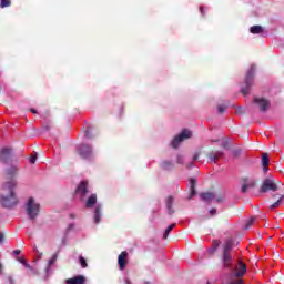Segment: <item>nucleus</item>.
<instances>
[{"label": "nucleus", "mask_w": 284, "mask_h": 284, "mask_svg": "<svg viewBox=\"0 0 284 284\" xmlns=\"http://www.w3.org/2000/svg\"><path fill=\"white\" fill-rule=\"evenodd\" d=\"M178 163L181 165L183 163V156L178 155Z\"/></svg>", "instance_id": "obj_43"}, {"label": "nucleus", "mask_w": 284, "mask_h": 284, "mask_svg": "<svg viewBox=\"0 0 284 284\" xmlns=\"http://www.w3.org/2000/svg\"><path fill=\"white\" fill-rule=\"evenodd\" d=\"M65 284H87V278L84 275H77L71 278H67Z\"/></svg>", "instance_id": "obj_13"}, {"label": "nucleus", "mask_w": 284, "mask_h": 284, "mask_svg": "<svg viewBox=\"0 0 284 284\" xmlns=\"http://www.w3.org/2000/svg\"><path fill=\"white\" fill-rule=\"evenodd\" d=\"M254 223H256V216H253V217H251L250 220H247L246 225H245V229H246V230H250V227H251L252 225H254Z\"/></svg>", "instance_id": "obj_27"}, {"label": "nucleus", "mask_w": 284, "mask_h": 284, "mask_svg": "<svg viewBox=\"0 0 284 284\" xmlns=\"http://www.w3.org/2000/svg\"><path fill=\"white\" fill-rule=\"evenodd\" d=\"M3 272V265L0 263V274Z\"/></svg>", "instance_id": "obj_50"}, {"label": "nucleus", "mask_w": 284, "mask_h": 284, "mask_svg": "<svg viewBox=\"0 0 284 284\" xmlns=\"http://www.w3.org/2000/svg\"><path fill=\"white\" fill-rule=\"evenodd\" d=\"M10 284H14V280L12 277H8Z\"/></svg>", "instance_id": "obj_47"}, {"label": "nucleus", "mask_w": 284, "mask_h": 284, "mask_svg": "<svg viewBox=\"0 0 284 284\" xmlns=\"http://www.w3.org/2000/svg\"><path fill=\"white\" fill-rule=\"evenodd\" d=\"M174 227H176V224H171L168 226V229L165 230L164 234H163V239L166 240L168 236H170V232H172L174 230Z\"/></svg>", "instance_id": "obj_25"}, {"label": "nucleus", "mask_w": 284, "mask_h": 284, "mask_svg": "<svg viewBox=\"0 0 284 284\" xmlns=\"http://www.w3.org/2000/svg\"><path fill=\"white\" fill-rule=\"evenodd\" d=\"M225 110H227V105L226 104H219L217 105V113L219 114H224Z\"/></svg>", "instance_id": "obj_30"}, {"label": "nucleus", "mask_w": 284, "mask_h": 284, "mask_svg": "<svg viewBox=\"0 0 284 284\" xmlns=\"http://www.w3.org/2000/svg\"><path fill=\"white\" fill-rule=\"evenodd\" d=\"M41 256H43V253H40L39 258H41Z\"/></svg>", "instance_id": "obj_54"}, {"label": "nucleus", "mask_w": 284, "mask_h": 284, "mask_svg": "<svg viewBox=\"0 0 284 284\" xmlns=\"http://www.w3.org/2000/svg\"><path fill=\"white\" fill-rule=\"evenodd\" d=\"M17 187V181L11 180L2 185V192L0 194V204L2 207H14L19 204V199L14 189Z\"/></svg>", "instance_id": "obj_1"}, {"label": "nucleus", "mask_w": 284, "mask_h": 284, "mask_svg": "<svg viewBox=\"0 0 284 284\" xmlns=\"http://www.w3.org/2000/svg\"><path fill=\"white\" fill-rule=\"evenodd\" d=\"M12 2L10 0H1L0 7L1 8H10Z\"/></svg>", "instance_id": "obj_32"}, {"label": "nucleus", "mask_w": 284, "mask_h": 284, "mask_svg": "<svg viewBox=\"0 0 284 284\" xmlns=\"http://www.w3.org/2000/svg\"><path fill=\"white\" fill-rule=\"evenodd\" d=\"M232 247H234V240H226L223 247V254H230V252H232Z\"/></svg>", "instance_id": "obj_18"}, {"label": "nucleus", "mask_w": 284, "mask_h": 284, "mask_svg": "<svg viewBox=\"0 0 284 284\" xmlns=\"http://www.w3.org/2000/svg\"><path fill=\"white\" fill-rule=\"evenodd\" d=\"M19 172V166H10L7 169L6 174L9 176V179H12L13 176H17Z\"/></svg>", "instance_id": "obj_20"}, {"label": "nucleus", "mask_w": 284, "mask_h": 284, "mask_svg": "<svg viewBox=\"0 0 284 284\" xmlns=\"http://www.w3.org/2000/svg\"><path fill=\"white\" fill-rule=\"evenodd\" d=\"M75 194L82 200L85 199V194H88V182H81L75 190Z\"/></svg>", "instance_id": "obj_12"}, {"label": "nucleus", "mask_w": 284, "mask_h": 284, "mask_svg": "<svg viewBox=\"0 0 284 284\" xmlns=\"http://www.w3.org/2000/svg\"><path fill=\"white\" fill-rule=\"evenodd\" d=\"M262 165H263L264 172H267V170H270V154L267 153L262 154Z\"/></svg>", "instance_id": "obj_17"}, {"label": "nucleus", "mask_w": 284, "mask_h": 284, "mask_svg": "<svg viewBox=\"0 0 284 284\" xmlns=\"http://www.w3.org/2000/svg\"><path fill=\"white\" fill-rule=\"evenodd\" d=\"M200 12H201L202 17H205V8L200 7Z\"/></svg>", "instance_id": "obj_42"}, {"label": "nucleus", "mask_w": 284, "mask_h": 284, "mask_svg": "<svg viewBox=\"0 0 284 284\" xmlns=\"http://www.w3.org/2000/svg\"><path fill=\"white\" fill-rule=\"evenodd\" d=\"M23 266L29 271V270H32V266L27 262L23 264Z\"/></svg>", "instance_id": "obj_44"}, {"label": "nucleus", "mask_w": 284, "mask_h": 284, "mask_svg": "<svg viewBox=\"0 0 284 284\" xmlns=\"http://www.w3.org/2000/svg\"><path fill=\"white\" fill-rule=\"evenodd\" d=\"M196 183H197V180L196 178H191L190 179V195H189V200H192L194 199V196H196Z\"/></svg>", "instance_id": "obj_15"}, {"label": "nucleus", "mask_w": 284, "mask_h": 284, "mask_svg": "<svg viewBox=\"0 0 284 284\" xmlns=\"http://www.w3.org/2000/svg\"><path fill=\"white\" fill-rule=\"evenodd\" d=\"M210 214H211L212 216L216 215V209H211V210H210Z\"/></svg>", "instance_id": "obj_45"}, {"label": "nucleus", "mask_w": 284, "mask_h": 284, "mask_svg": "<svg viewBox=\"0 0 284 284\" xmlns=\"http://www.w3.org/2000/svg\"><path fill=\"white\" fill-rule=\"evenodd\" d=\"M256 72V67L251 65L250 70L246 73V79H245V87L241 89V92L244 97H247L250 94V89L252 85H254V74Z\"/></svg>", "instance_id": "obj_2"}, {"label": "nucleus", "mask_w": 284, "mask_h": 284, "mask_svg": "<svg viewBox=\"0 0 284 284\" xmlns=\"http://www.w3.org/2000/svg\"><path fill=\"white\" fill-rule=\"evenodd\" d=\"M93 219L95 224L101 223V205L95 206Z\"/></svg>", "instance_id": "obj_23"}, {"label": "nucleus", "mask_w": 284, "mask_h": 284, "mask_svg": "<svg viewBox=\"0 0 284 284\" xmlns=\"http://www.w3.org/2000/svg\"><path fill=\"white\" fill-rule=\"evenodd\" d=\"M43 129H44V130H50V125L44 124V125H43Z\"/></svg>", "instance_id": "obj_49"}, {"label": "nucleus", "mask_w": 284, "mask_h": 284, "mask_svg": "<svg viewBox=\"0 0 284 284\" xmlns=\"http://www.w3.org/2000/svg\"><path fill=\"white\" fill-rule=\"evenodd\" d=\"M19 254H21V250H14V251H13V255H14V256H19Z\"/></svg>", "instance_id": "obj_46"}, {"label": "nucleus", "mask_w": 284, "mask_h": 284, "mask_svg": "<svg viewBox=\"0 0 284 284\" xmlns=\"http://www.w3.org/2000/svg\"><path fill=\"white\" fill-rule=\"evenodd\" d=\"M79 155L81 159H90L92 156V146L88 144H82L79 148Z\"/></svg>", "instance_id": "obj_10"}, {"label": "nucleus", "mask_w": 284, "mask_h": 284, "mask_svg": "<svg viewBox=\"0 0 284 284\" xmlns=\"http://www.w3.org/2000/svg\"><path fill=\"white\" fill-rule=\"evenodd\" d=\"M30 163H31V165H34V163H37V155H32L30 158Z\"/></svg>", "instance_id": "obj_36"}, {"label": "nucleus", "mask_w": 284, "mask_h": 284, "mask_svg": "<svg viewBox=\"0 0 284 284\" xmlns=\"http://www.w3.org/2000/svg\"><path fill=\"white\" fill-rule=\"evenodd\" d=\"M28 274L30 276H39V271H37L34 267H32V270L28 271Z\"/></svg>", "instance_id": "obj_33"}, {"label": "nucleus", "mask_w": 284, "mask_h": 284, "mask_svg": "<svg viewBox=\"0 0 284 284\" xmlns=\"http://www.w3.org/2000/svg\"><path fill=\"white\" fill-rule=\"evenodd\" d=\"M85 139H90V134L85 132Z\"/></svg>", "instance_id": "obj_52"}, {"label": "nucleus", "mask_w": 284, "mask_h": 284, "mask_svg": "<svg viewBox=\"0 0 284 284\" xmlns=\"http://www.w3.org/2000/svg\"><path fill=\"white\" fill-rule=\"evenodd\" d=\"M40 205L39 203L34 202V197H29L27 204H26V210L29 219L34 220L39 216V211H40Z\"/></svg>", "instance_id": "obj_3"}, {"label": "nucleus", "mask_w": 284, "mask_h": 284, "mask_svg": "<svg viewBox=\"0 0 284 284\" xmlns=\"http://www.w3.org/2000/svg\"><path fill=\"white\" fill-rule=\"evenodd\" d=\"M222 264L226 270H232L234 267V258L232 253H222Z\"/></svg>", "instance_id": "obj_9"}, {"label": "nucleus", "mask_w": 284, "mask_h": 284, "mask_svg": "<svg viewBox=\"0 0 284 284\" xmlns=\"http://www.w3.org/2000/svg\"><path fill=\"white\" fill-rule=\"evenodd\" d=\"M250 33L251 34H261V33H263V27L253 26V27L250 28Z\"/></svg>", "instance_id": "obj_24"}, {"label": "nucleus", "mask_w": 284, "mask_h": 284, "mask_svg": "<svg viewBox=\"0 0 284 284\" xmlns=\"http://www.w3.org/2000/svg\"><path fill=\"white\" fill-rule=\"evenodd\" d=\"M276 191H278V184H276V179H274V176L265 179L260 187V192H262V194Z\"/></svg>", "instance_id": "obj_4"}, {"label": "nucleus", "mask_w": 284, "mask_h": 284, "mask_svg": "<svg viewBox=\"0 0 284 284\" xmlns=\"http://www.w3.org/2000/svg\"><path fill=\"white\" fill-rule=\"evenodd\" d=\"M32 114H37V110L31 109Z\"/></svg>", "instance_id": "obj_51"}, {"label": "nucleus", "mask_w": 284, "mask_h": 284, "mask_svg": "<svg viewBox=\"0 0 284 284\" xmlns=\"http://www.w3.org/2000/svg\"><path fill=\"white\" fill-rule=\"evenodd\" d=\"M219 245H221V241L214 240V241L212 242L211 251H212V252H216V250H219Z\"/></svg>", "instance_id": "obj_28"}, {"label": "nucleus", "mask_w": 284, "mask_h": 284, "mask_svg": "<svg viewBox=\"0 0 284 284\" xmlns=\"http://www.w3.org/2000/svg\"><path fill=\"white\" fill-rule=\"evenodd\" d=\"M192 138V131L184 129L182 130V132L176 135L173 141L171 142L172 148H174V150H176V148H179V145H181V143H183V141L191 139Z\"/></svg>", "instance_id": "obj_5"}, {"label": "nucleus", "mask_w": 284, "mask_h": 284, "mask_svg": "<svg viewBox=\"0 0 284 284\" xmlns=\"http://www.w3.org/2000/svg\"><path fill=\"white\" fill-rule=\"evenodd\" d=\"M172 205H174V196L171 195L166 199V210L170 215L174 214V209Z\"/></svg>", "instance_id": "obj_19"}, {"label": "nucleus", "mask_w": 284, "mask_h": 284, "mask_svg": "<svg viewBox=\"0 0 284 284\" xmlns=\"http://www.w3.org/2000/svg\"><path fill=\"white\" fill-rule=\"evenodd\" d=\"M79 262L82 268L88 267V262L85 261V257H83V255L79 256Z\"/></svg>", "instance_id": "obj_31"}, {"label": "nucleus", "mask_w": 284, "mask_h": 284, "mask_svg": "<svg viewBox=\"0 0 284 284\" xmlns=\"http://www.w3.org/2000/svg\"><path fill=\"white\" fill-rule=\"evenodd\" d=\"M126 284H130L129 282H126Z\"/></svg>", "instance_id": "obj_57"}, {"label": "nucleus", "mask_w": 284, "mask_h": 284, "mask_svg": "<svg viewBox=\"0 0 284 284\" xmlns=\"http://www.w3.org/2000/svg\"><path fill=\"white\" fill-rule=\"evenodd\" d=\"M71 219H74V215H73V214H71Z\"/></svg>", "instance_id": "obj_56"}, {"label": "nucleus", "mask_w": 284, "mask_h": 284, "mask_svg": "<svg viewBox=\"0 0 284 284\" xmlns=\"http://www.w3.org/2000/svg\"><path fill=\"white\" fill-rule=\"evenodd\" d=\"M235 114H245V109H243L242 106L236 108Z\"/></svg>", "instance_id": "obj_34"}, {"label": "nucleus", "mask_w": 284, "mask_h": 284, "mask_svg": "<svg viewBox=\"0 0 284 284\" xmlns=\"http://www.w3.org/2000/svg\"><path fill=\"white\" fill-rule=\"evenodd\" d=\"M247 274V265L243 263V261H237L235 268H234V276L235 278H243Z\"/></svg>", "instance_id": "obj_7"}, {"label": "nucleus", "mask_w": 284, "mask_h": 284, "mask_svg": "<svg viewBox=\"0 0 284 284\" xmlns=\"http://www.w3.org/2000/svg\"><path fill=\"white\" fill-rule=\"evenodd\" d=\"M229 284H243V280L239 278L236 282H230Z\"/></svg>", "instance_id": "obj_40"}, {"label": "nucleus", "mask_w": 284, "mask_h": 284, "mask_svg": "<svg viewBox=\"0 0 284 284\" xmlns=\"http://www.w3.org/2000/svg\"><path fill=\"white\" fill-rule=\"evenodd\" d=\"M200 196H201L202 201H206L207 203H210V201L214 200V193H212V192L201 193Z\"/></svg>", "instance_id": "obj_22"}, {"label": "nucleus", "mask_w": 284, "mask_h": 284, "mask_svg": "<svg viewBox=\"0 0 284 284\" xmlns=\"http://www.w3.org/2000/svg\"><path fill=\"white\" fill-rule=\"evenodd\" d=\"M225 201V195H220L216 197V203H223Z\"/></svg>", "instance_id": "obj_35"}, {"label": "nucleus", "mask_w": 284, "mask_h": 284, "mask_svg": "<svg viewBox=\"0 0 284 284\" xmlns=\"http://www.w3.org/2000/svg\"><path fill=\"white\" fill-rule=\"evenodd\" d=\"M172 162H170V161H163L162 163H161V168H162V170H170V168H172Z\"/></svg>", "instance_id": "obj_29"}, {"label": "nucleus", "mask_w": 284, "mask_h": 284, "mask_svg": "<svg viewBox=\"0 0 284 284\" xmlns=\"http://www.w3.org/2000/svg\"><path fill=\"white\" fill-rule=\"evenodd\" d=\"M256 187V181H250L247 182V179H244V183L242 184L241 192L245 194L248 190H252Z\"/></svg>", "instance_id": "obj_16"}, {"label": "nucleus", "mask_w": 284, "mask_h": 284, "mask_svg": "<svg viewBox=\"0 0 284 284\" xmlns=\"http://www.w3.org/2000/svg\"><path fill=\"white\" fill-rule=\"evenodd\" d=\"M6 241V235L3 233H0V243H3Z\"/></svg>", "instance_id": "obj_41"}, {"label": "nucleus", "mask_w": 284, "mask_h": 284, "mask_svg": "<svg viewBox=\"0 0 284 284\" xmlns=\"http://www.w3.org/2000/svg\"><path fill=\"white\" fill-rule=\"evenodd\" d=\"M49 265H52V260L49 261Z\"/></svg>", "instance_id": "obj_55"}, {"label": "nucleus", "mask_w": 284, "mask_h": 284, "mask_svg": "<svg viewBox=\"0 0 284 284\" xmlns=\"http://www.w3.org/2000/svg\"><path fill=\"white\" fill-rule=\"evenodd\" d=\"M194 164H192V163H190V164H187V168H192Z\"/></svg>", "instance_id": "obj_53"}, {"label": "nucleus", "mask_w": 284, "mask_h": 284, "mask_svg": "<svg viewBox=\"0 0 284 284\" xmlns=\"http://www.w3.org/2000/svg\"><path fill=\"white\" fill-rule=\"evenodd\" d=\"M281 196V194H273V199H276L278 201V197Z\"/></svg>", "instance_id": "obj_48"}, {"label": "nucleus", "mask_w": 284, "mask_h": 284, "mask_svg": "<svg viewBox=\"0 0 284 284\" xmlns=\"http://www.w3.org/2000/svg\"><path fill=\"white\" fill-rule=\"evenodd\" d=\"M253 103H255V105H258L261 112H265L266 110H270V105H271L270 100L265 98H254Z\"/></svg>", "instance_id": "obj_8"}, {"label": "nucleus", "mask_w": 284, "mask_h": 284, "mask_svg": "<svg viewBox=\"0 0 284 284\" xmlns=\"http://www.w3.org/2000/svg\"><path fill=\"white\" fill-rule=\"evenodd\" d=\"M234 156H241V149H237L233 152Z\"/></svg>", "instance_id": "obj_38"}, {"label": "nucleus", "mask_w": 284, "mask_h": 284, "mask_svg": "<svg viewBox=\"0 0 284 284\" xmlns=\"http://www.w3.org/2000/svg\"><path fill=\"white\" fill-rule=\"evenodd\" d=\"M201 156V152H196L194 155H193V161H199V158Z\"/></svg>", "instance_id": "obj_37"}, {"label": "nucleus", "mask_w": 284, "mask_h": 284, "mask_svg": "<svg viewBox=\"0 0 284 284\" xmlns=\"http://www.w3.org/2000/svg\"><path fill=\"white\" fill-rule=\"evenodd\" d=\"M281 203H283V196L280 195L278 200L270 206V210H276Z\"/></svg>", "instance_id": "obj_26"}, {"label": "nucleus", "mask_w": 284, "mask_h": 284, "mask_svg": "<svg viewBox=\"0 0 284 284\" xmlns=\"http://www.w3.org/2000/svg\"><path fill=\"white\" fill-rule=\"evenodd\" d=\"M97 205V194H91L87 200L85 207H94Z\"/></svg>", "instance_id": "obj_21"}, {"label": "nucleus", "mask_w": 284, "mask_h": 284, "mask_svg": "<svg viewBox=\"0 0 284 284\" xmlns=\"http://www.w3.org/2000/svg\"><path fill=\"white\" fill-rule=\"evenodd\" d=\"M128 251L121 252L118 256V265L122 271L125 270V267H128Z\"/></svg>", "instance_id": "obj_11"}, {"label": "nucleus", "mask_w": 284, "mask_h": 284, "mask_svg": "<svg viewBox=\"0 0 284 284\" xmlns=\"http://www.w3.org/2000/svg\"><path fill=\"white\" fill-rule=\"evenodd\" d=\"M14 159V153L12 152V149L4 148L0 150V161L2 163H12Z\"/></svg>", "instance_id": "obj_6"}, {"label": "nucleus", "mask_w": 284, "mask_h": 284, "mask_svg": "<svg viewBox=\"0 0 284 284\" xmlns=\"http://www.w3.org/2000/svg\"><path fill=\"white\" fill-rule=\"evenodd\" d=\"M18 261H19V263H21L22 265L28 262L24 257H19Z\"/></svg>", "instance_id": "obj_39"}, {"label": "nucleus", "mask_w": 284, "mask_h": 284, "mask_svg": "<svg viewBox=\"0 0 284 284\" xmlns=\"http://www.w3.org/2000/svg\"><path fill=\"white\" fill-rule=\"evenodd\" d=\"M209 163H217L219 159L223 156V151H213L207 154Z\"/></svg>", "instance_id": "obj_14"}]
</instances>
